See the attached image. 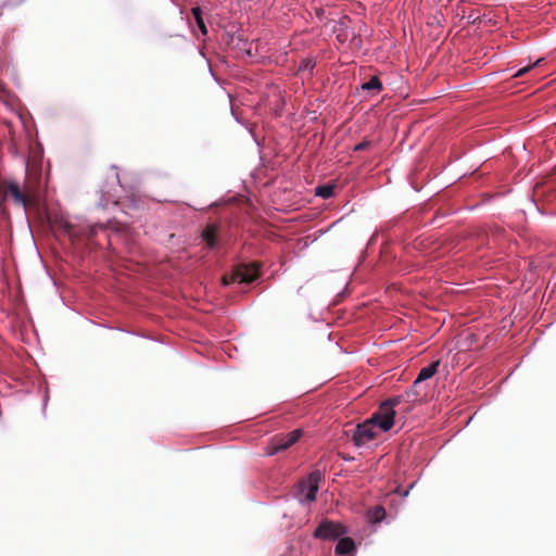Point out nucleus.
Instances as JSON below:
<instances>
[{
    "label": "nucleus",
    "instance_id": "f257e3e1",
    "mask_svg": "<svg viewBox=\"0 0 556 556\" xmlns=\"http://www.w3.org/2000/svg\"><path fill=\"white\" fill-rule=\"evenodd\" d=\"M348 528L338 521L323 519L313 532V538L321 541H338L334 556H356V544L353 539L344 536Z\"/></svg>",
    "mask_w": 556,
    "mask_h": 556
},
{
    "label": "nucleus",
    "instance_id": "f03ea898",
    "mask_svg": "<svg viewBox=\"0 0 556 556\" xmlns=\"http://www.w3.org/2000/svg\"><path fill=\"white\" fill-rule=\"evenodd\" d=\"M60 227L63 232L72 240L81 238H91L96 236L99 229H104L103 224L79 225L71 219L61 220Z\"/></svg>",
    "mask_w": 556,
    "mask_h": 556
},
{
    "label": "nucleus",
    "instance_id": "7ed1b4c3",
    "mask_svg": "<svg viewBox=\"0 0 556 556\" xmlns=\"http://www.w3.org/2000/svg\"><path fill=\"white\" fill-rule=\"evenodd\" d=\"M260 271L255 266L241 265L238 266L230 275H225L222 278L223 287H228L231 283H250L258 278Z\"/></svg>",
    "mask_w": 556,
    "mask_h": 556
},
{
    "label": "nucleus",
    "instance_id": "20e7f679",
    "mask_svg": "<svg viewBox=\"0 0 556 556\" xmlns=\"http://www.w3.org/2000/svg\"><path fill=\"white\" fill-rule=\"evenodd\" d=\"M100 193L101 194H100V199H99V203L98 204L102 208H105L109 205V203H113L114 205H121L122 206V211L125 214H129L130 215L129 210H139L140 206H141L140 199H138V198H136L134 195L127 197V201L129 202V204L126 205L123 202H121L119 197H117L116 194L111 193V191L105 190L104 188H101Z\"/></svg>",
    "mask_w": 556,
    "mask_h": 556
},
{
    "label": "nucleus",
    "instance_id": "39448f33",
    "mask_svg": "<svg viewBox=\"0 0 556 556\" xmlns=\"http://www.w3.org/2000/svg\"><path fill=\"white\" fill-rule=\"evenodd\" d=\"M395 415V409H387L384 404L381 403L378 410L368 420L381 431L387 432L394 426Z\"/></svg>",
    "mask_w": 556,
    "mask_h": 556
},
{
    "label": "nucleus",
    "instance_id": "423d86ee",
    "mask_svg": "<svg viewBox=\"0 0 556 556\" xmlns=\"http://www.w3.org/2000/svg\"><path fill=\"white\" fill-rule=\"evenodd\" d=\"M377 438L375 426L367 419L358 424L353 432L352 440L356 447H362Z\"/></svg>",
    "mask_w": 556,
    "mask_h": 556
},
{
    "label": "nucleus",
    "instance_id": "0eeeda50",
    "mask_svg": "<svg viewBox=\"0 0 556 556\" xmlns=\"http://www.w3.org/2000/svg\"><path fill=\"white\" fill-rule=\"evenodd\" d=\"M321 479V472L319 470H314L308 475L306 481L301 484V492L304 494L305 501L311 503L316 500Z\"/></svg>",
    "mask_w": 556,
    "mask_h": 556
},
{
    "label": "nucleus",
    "instance_id": "6e6552de",
    "mask_svg": "<svg viewBox=\"0 0 556 556\" xmlns=\"http://www.w3.org/2000/svg\"><path fill=\"white\" fill-rule=\"evenodd\" d=\"M302 437V430L295 429L286 435H282L276 441V452L288 450L290 446L295 444Z\"/></svg>",
    "mask_w": 556,
    "mask_h": 556
},
{
    "label": "nucleus",
    "instance_id": "1a4fd4ad",
    "mask_svg": "<svg viewBox=\"0 0 556 556\" xmlns=\"http://www.w3.org/2000/svg\"><path fill=\"white\" fill-rule=\"evenodd\" d=\"M7 193L12 197L14 203L23 206L24 208L26 207V195L22 192L17 182L9 181L7 185Z\"/></svg>",
    "mask_w": 556,
    "mask_h": 556
},
{
    "label": "nucleus",
    "instance_id": "9d476101",
    "mask_svg": "<svg viewBox=\"0 0 556 556\" xmlns=\"http://www.w3.org/2000/svg\"><path fill=\"white\" fill-rule=\"evenodd\" d=\"M440 363L441 362L437 359L431 362L428 366L422 367L415 379V384H420L421 382L432 378L437 374Z\"/></svg>",
    "mask_w": 556,
    "mask_h": 556
},
{
    "label": "nucleus",
    "instance_id": "9b49d317",
    "mask_svg": "<svg viewBox=\"0 0 556 556\" xmlns=\"http://www.w3.org/2000/svg\"><path fill=\"white\" fill-rule=\"evenodd\" d=\"M383 86L378 75L371 76L367 81L361 85V89L374 96L382 90Z\"/></svg>",
    "mask_w": 556,
    "mask_h": 556
},
{
    "label": "nucleus",
    "instance_id": "f8f14e48",
    "mask_svg": "<svg viewBox=\"0 0 556 556\" xmlns=\"http://www.w3.org/2000/svg\"><path fill=\"white\" fill-rule=\"evenodd\" d=\"M202 239L210 249H214L218 244L217 227L215 225H207L202 231Z\"/></svg>",
    "mask_w": 556,
    "mask_h": 556
},
{
    "label": "nucleus",
    "instance_id": "ddd939ff",
    "mask_svg": "<svg viewBox=\"0 0 556 556\" xmlns=\"http://www.w3.org/2000/svg\"><path fill=\"white\" fill-rule=\"evenodd\" d=\"M316 66V61L313 58H305L300 61L298 72L305 73L307 72L308 76L312 77L314 75V70Z\"/></svg>",
    "mask_w": 556,
    "mask_h": 556
},
{
    "label": "nucleus",
    "instance_id": "4468645a",
    "mask_svg": "<svg viewBox=\"0 0 556 556\" xmlns=\"http://www.w3.org/2000/svg\"><path fill=\"white\" fill-rule=\"evenodd\" d=\"M334 186L325 184L316 187L315 194L323 198V199H330L334 197Z\"/></svg>",
    "mask_w": 556,
    "mask_h": 556
},
{
    "label": "nucleus",
    "instance_id": "2eb2a0df",
    "mask_svg": "<svg viewBox=\"0 0 556 556\" xmlns=\"http://www.w3.org/2000/svg\"><path fill=\"white\" fill-rule=\"evenodd\" d=\"M402 402H407V399L404 393L395 395V396H391V397L387 399L386 401H383L382 403L384 404L387 409H394L395 406L400 405Z\"/></svg>",
    "mask_w": 556,
    "mask_h": 556
},
{
    "label": "nucleus",
    "instance_id": "dca6fc26",
    "mask_svg": "<svg viewBox=\"0 0 556 556\" xmlns=\"http://www.w3.org/2000/svg\"><path fill=\"white\" fill-rule=\"evenodd\" d=\"M192 14L194 16V20L197 22V25L200 29V31L203 34V35H206L207 34V27L202 18V11L199 7L197 8H193L192 9Z\"/></svg>",
    "mask_w": 556,
    "mask_h": 556
},
{
    "label": "nucleus",
    "instance_id": "f3484780",
    "mask_svg": "<svg viewBox=\"0 0 556 556\" xmlns=\"http://www.w3.org/2000/svg\"><path fill=\"white\" fill-rule=\"evenodd\" d=\"M417 387H418V384H415V381H414L413 384L404 391V394L407 399V403H413V402L418 401L420 393L417 391Z\"/></svg>",
    "mask_w": 556,
    "mask_h": 556
},
{
    "label": "nucleus",
    "instance_id": "a211bd4d",
    "mask_svg": "<svg viewBox=\"0 0 556 556\" xmlns=\"http://www.w3.org/2000/svg\"><path fill=\"white\" fill-rule=\"evenodd\" d=\"M542 60L539 59L538 61H535L533 64H530V65H527V66H523L519 70H517L516 72H514L510 76L513 78H518V77H521L523 76L526 73H528L532 67H534L536 64H539Z\"/></svg>",
    "mask_w": 556,
    "mask_h": 556
},
{
    "label": "nucleus",
    "instance_id": "6ab92c4d",
    "mask_svg": "<svg viewBox=\"0 0 556 556\" xmlns=\"http://www.w3.org/2000/svg\"><path fill=\"white\" fill-rule=\"evenodd\" d=\"M371 142L369 140H363L362 142L354 146L353 151L358 152L369 148Z\"/></svg>",
    "mask_w": 556,
    "mask_h": 556
},
{
    "label": "nucleus",
    "instance_id": "aec40b11",
    "mask_svg": "<svg viewBox=\"0 0 556 556\" xmlns=\"http://www.w3.org/2000/svg\"><path fill=\"white\" fill-rule=\"evenodd\" d=\"M48 401H49V395H48V392H46L45 396H43V400H42V404H43V412L46 410V407L48 405Z\"/></svg>",
    "mask_w": 556,
    "mask_h": 556
},
{
    "label": "nucleus",
    "instance_id": "412c9836",
    "mask_svg": "<svg viewBox=\"0 0 556 556\" xmlns=\"http://www.w3.org/2000/svg\"><path fill=\"white\" fill-rule=\"evenodd\" d=\"M414 485H415V482H413V483L409 485V488H408L407 490H405V491L402 493V496H404V497H405V496H407V495H408V493H409V490H410V489H413V488H414Z\"/></svg>",
    "mask_w": 556,
    "mask_h": 556
},
{
    "label": "nucleus",
    "instance_id": "4be33fe9",
    "mask_svg": "<svg viewBox=\"0 0 556 556\" xmlns=\"http://www.w3.org/2000/svg\"><path fill=\"white\" fill-rule=\"evenodd\" d=\"M115 180H116V182H117L118 187H119L121 189H124V186L122 185V182H121V180H119V176H118V174H117V173L115 174Z\"/></svg>",
    "mask_w": 556,
    "mask_h": 556
},
{
    "label": "nucleus",
    "instance_id": "5701e85b",
    "mask_svg": "<svg viewBox=\"0 0 556 556\" xmlns=\"http://www.w3.org/2000/svg\"><path fill=\"white\" fill-rule=\"evenodd\" d=\"M342 459L344 462H352L354 459V457H351V456H343Z\"/></svg>",
    "mask_w": 556,
    "mask_h": 556
},
{
    "label": "nucleus",
    "instance_id": "b1692460",
    "mask_svg": "<svg viewBox=\"0 0 556 556\" xmlns=\"http://www.w3.org/2000/svg\"><path fill=\"white\" fill-rule=\"evenodd\" d=\"M247 54H248V55H250V56H252V55H253V52H252L251 48H249V49L247 50Z\"/></svg>",
    "mask_w": 556,
    "mask_h": 556
},
{
    "label": "nucleus",
    "instance_id": "393cba45",
    "mask_svg": "<svg viewBox=\"0 0 556 556\" xmlns=\"http://www.w3.org/2000/svg\"><path fill=\"white\" fill-rule=\"evenodd\" d=\"M208 70H210L211 75L215 78V75H214V73H213V70H212L211 67H210Z\"/></svg>",
    "mask_w": 556,
    "mask_h": 556
}]
</instances>
